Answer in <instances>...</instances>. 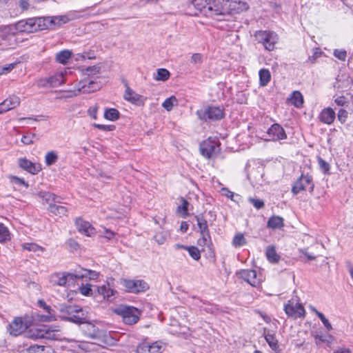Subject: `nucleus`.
Returning <instances> with one entry per match:
<instances>
[{
	"label": "nucleus",
	"instance_id": "f257e3e1",
	"mask_svg": "<svg viewBox=\"0 0 353 353\" xmlns=\"http://www.w3.org/2000/svg\"><path fill=\"white\" fill-rule=\"evenodd\" d=\"M248 8L247 3L238 0H209L208 14L213 16L239 13L247 10Z\"/></svg>",
	"mask_w": 353,
	"mask_h": 353
},
{
	"label": "nucleus",
	"instance_id": "f03ea898",
	"mask_svg": "<svg viewBox=\"0 0 353 353\" xmlns=\"http://www.w3.org/2000/svg\"><path fill=\"white\" fill-rule=\"evenodd\" d=\"M59 317L76 324H86L88 330L94 332L95 326L88 321V312L79 305H61L59 308Z\"/></svg>",
	"mask_w": 353,
	"mask_h": 353
},
{
	"label": "nucleus",
	"instance_id": "7ed1b4c3",
	"mask_svg": "<svg viewBox=\"0 0 353 353\" xmlns=\"http://www.w3.org/2000/svg\"><path fill=\"white\" fill-rule=\"evenodd\" d=\"M113 312L120 316L126 325L136 324L140 319L141 311L133 306L119 305L113 310Z\"/></svg>",
	"mask_w": 353,
	"mask_h": 353
},
{
	"label": "nucleus",
	"instance_id": "20e7f679",
	"mask_svg": "<svg viewBox=\"0 0 353 353\" xmlns=\"http://www.w3.org/2000/svg\"><path fill=\"white\" fill-rule=\"evenodd\" d=\"M220 145L216 137H209L200 143V153L205 159H215L221 151Z\"/></svg>",
	"mask_w": 353,
	"mask_h": 353
},
{
	"label": "nucleus",
	"instance_id": "39448f33",
	"mask_svg": "<svg viewBox=\"0 0 353 353\" xmlns=\"http://www.w3.org/2000/svg\"><path fill=\"white\" fill-rule=\"evenodd\" d=\"M198 118L203 121H219L224 117L223 110L219 107L208 105L198 110L196 112Z\"/></svg>",
	"mask_w": 353,
	"mask_h": 353
},
{
	"label": "nucleus",
	"instance_id": "423d86ee",
	"mask_svg": "<svg viewBox=\"0 0 353 353\" xmlns=\"http://www.w3.org/2000/svg\"><path fill=\"white\" fill-rule=\"evenodd\" d=\"M28 337L34 339L59 340L60 338L59 330L45 325L41 328L30 330Z\"/></svg>",
	"mask_w": 353,
	"mask_h": 353
},
{
	"label": "nucleus",
	"instance_id": "0eeeda50",
	"mask_svg": "<svg viewBox=\"0 0 353 353\" xmlns=\"http://www.w3.org/2000/svg\"><path fill=\"white\" fill-rule=\"evenodd\" d=\"M254 37L259 43H261L269 51L273 50L277 41V34L272 31H256Z\"/></svg>",
	"mask_w": 353,
	"mask_h": 353
},
{
	"label": "nucleus",
	"instance_id": "6e6552de",
	"mask_svg": "<svg viewBox=\"0 0 353 353\" xmlns=\"http://www.w3.org/2000/svg\"><path fill=\"white\" fill-rule=\"evenodd\" d=\"M314 188L312 176L309 174H302L296 180L292 188L294 194H299L301 191L307 190L312 193Z\"/></svg>",
	"mask_w": 353,
	"mask_h": 353
},
{
	"label": "nucleus",
	"instance_id": "1a4fd4ad",
	"mask_svg": "<svg viewBox=\"0 0 353 353\" xmlns=\"http://www.w3.org/2000/svg\"><path fill=\"white\" fill-rule=\"evenodd\" d=\"M121 283L130 293L139 294L149 289V285L142 279H122Z\"/></svg>",
	"mask_w": 353,
	"mask_h": 353
},
{
	"label": "nucleus",
	"instance_id": "9d476101",
	"mask_svg": "<svg viewBox=\"0 0 353 353\" xmlns=\"http://www.w3.org/2000/svg\"><path fill=\"white\" fill-rule=\"evenodd\" d=\"M64 82V77L62 73H57L49 77L41 78L37 80V85L39 88H55L61 85Z\"/></svg>",
	"mask_w": 353,
	"mask_h": 353
},
{
	"label": "nucleus",
	"instance_id": "9b49d317",
	"mask_svg": "<svg viewBox=\"0 0 353 353\" xmlns=\"http://www.w3.org/2000/svg\"><path fill=\"white\" fill-rule=\"evenodd\" d=\"M123 83L125 87V90L123 94L124 99L133 105L137 106H143L146 98L141 94L136 93L132 89H131L126 81H124Z\"/></svg>",
	"mask_w": 353,
	"mask_h": 353
},
{
	"label": "nucleus",
	"instance_id": "f8f14e48",
	"mask_svg": "<svg viewBox=\"0 0 353 353\" xmlns=\"http://www.w3.org/2000/svg\"><path fill=\"white\" fill-rule=\"evenodd\" d=\"M284 310L288 316L294 319L303 317L305 313L304 307L301 303H294L292 300L285 305Z\"/></svg>",
	"mask_w": 353,
	"mask_h": 353
},
{
	"label": "nucleus",
	"instance_id": "ddd939ff",
	"mask_svg": "<svg viewBox=\"0 0 353 353\" xmlns=\"http://www.w3.org/2000/svg\"><path fill=\"white\" fill-rule=\"evenodd\" d=\"M237 275L254 287L259 285L261 282V276L258 275L254 270H241L237 272Z\"/></svg>",
	"mask_w": 353,
	"mask_h": 353
},
{
	"label": "nucleus",
	"instance_id": "4468645a",
	"mask_svg": "<svg viewBox=\"0 0 353 353\" xmlns=\"http://www.w3.org/2000/svg\"><path fill=\"white\" fill-rule=\"evenodd\" d=\"M28 328V325L21 317L15 318L8 327V332L13 336L21 334Z\"/></svg>",
	"mask_w": 353,
	"mask_h": 353
},
{
	"label": "nucleus",
	"instance_id": "2eb2a0df",
	"mask_svg": "<svg viewBox=\"0 0 353 353\" xmlns=\"http://www.w3.org/2000/svg\"><path fill=\"white\" fill-rule=\"evenodd\" d=\"M18 165L20 168L32 174H37L41 170L40 164L32 163L25 157L18 159Z\"/></svg>",
	"mask_w": 353,
	"mask_h": 353
},
{
	"label": "nucleus",
	"instance_id": "dca6fc26",
	"mask_svg": "<svg viewBox=\"0 0 353 353\" xmlns=\"http://www.w3.org/2000/svg\"><path fill=\"white\" fill-rule=\"evenodd\" d=\"M268 134L270 139L273 141L283 140L287 138L284 129L278 123H274L271 125L268 130Z\"/></svg>",
	"mask_w": 353,
	"mask_h": 353
},
{
	"label": "nucleus",
	"instance_id": "f3484780",
	"mask_svg": "<svg viewBox=\"0 0 353 353\" xmlns=\"http://www.w3.org/2000/svg\"><path fill=\"white\" fill-rule=\"evenodd\" d=\"M20 103V99L17 96H10L0 103V114L17 107Z\"/></svg>",
	"mask_w": 353,
	"mask_h": 353
},
{
	"label": "nucleus",
	"instance_id": "a211bd4d",
	"mask_svg": "<svg viewBox=\"0 0 353 353\" xmlns=\"http://www.w3.org/2000/svg\"><path fill=\"white\" fill-rule=\"evenodd\" d=\"M36 25L32 18L21 20L15 24L16 30L19 32H36Z\"/></svg>",
	"mask_w": 353,
	"mask_h": 353
},
{
	"label": "nucleus",
	"instance_id": "6ab92c4d",
	"mask_svg": "<svg viewBox=\"0 0 353 353\" xmlns=\"http://www.w3.org/2000/svg\"><path fill=\"white\" fill-rule=\"evenodd\" d=\"M99 84L93 81L83 80L78 83L77 89L82 93H90L99 89Z\"/></svg>",
	"mask_w": 353,
	"mask_h": 353
},
{
	"label": "nucleus",
	"instance_id": "aec40b11",
	"mask_svg": "<svg viewBox=\"0 0 353 353\" xmlns=\"http://www.w3.org/2000/svg\"><path fill=\"white\" fill-rule=\"evenodd\" d=\"M76 279L74 274L71 273H57L51 276V283L54 285L64 286L67 283L68 279L73 280Z\"/></svg>",
	"mask_w": 353,
	"mask_h": 353
},
{
	"label": "nucleus",
	"instance_id": "412c9836",
	"mask_svg": "<svg viewBox=\"0 0 353 353\" xmlns=\"http://www.w3.org/2000/svg\"><path fill=\"white\" fill-rule=\"evenodd\" d=\"M78 230L88 236H91L95 233V229L88 221L81 219H77L75 221Z\"/></svg>",
	"mask_w": 353,
	"mask_h": 353
},
{
	"label": "nucleus",
	"instance_id": "4be33fe9",
	"mask_svg": "<svg viewBox=\"0 0 353 353\" xmlns=\"http://www.w3.org/2000/svg\"><path fill=\"white\" fill-rule=\"evenodd\" d=\"M335 117L336 113L331 108H324L319 115L320 121L327 125L332 124L334 122Z\"/></svg>",
	"mask_w": 353,
	"mask_h": 353
},
{
	"label": "nucleus",
	"instance_id": "5701e85b",
	"mask_svg": "<svg viewBox=\"0 0 353 353\" xmlns=\"http://www.w3.org/2000/svg\"><path fill=\"white\" fill-rule=\"evenodd\" d=\"M194 218L196 221L201 234H205V236H208V234H210V231L205 219L203 215H196Z\"/></svg>",
	"mask_w": 353,
	"mask_h": 353
},
{
	"label": "nucleus",
	"instance_id": "b1692460",
	"mask_svg": "<svg viewBox=\"0 0 353 353\" xmlns=\"http://www.w3.org/2000/svg\"><path fill=\"white\" fill-rule=\"evenodd\" d=\"M97 273L87 269H81L79 271H76L74 276L76 279L89 278V279H95L97 278Z\"/></svg>",
	"mask_w": 353,
	"mask_h": 353
},
{
	"label": "nucleus",
	"instance_id": "393cba45",
	"mask_svg": "<svg viewBox=\"0 0 353 353\" xmlns=\"http://www.w3.org/2000/svg\"><path fill=\"white\" fill-rule=\"evenodd\" d=\"M283 225V219L279 216H272L267 223V226L272 229L281 228Z\"/></svg>",
	"mask_w": 353,
	"mask_h": 353
},
{
	"label": "nucleus",
	"instance_id": "a878e982",
	"mask_svg": "<svg viewBox=\"0 0 353 353\" xmlns=\"http://www.w3.org/2000/svg\"><path fill=\"white\" fill-rule=\"evenodd\" d=\"M291 103L296 108H301L303 104V97L299 91H294L289 99Z\"/></svg>",
	"mask_w": 353,
	"mask_h": 353
},
{
	"label": "nucleus",
	"instance_id": "bb28decb",
	"mask_svg": "<svg viewBox=\"0 0 353 353\" xmlns=\"http://www.w3.org/2000/svg\"><path fill=\"white\" fill-rule=\"evenodd\" d=\"M37 27L36 32L50 28V18H32Z\"/></svg>",
	"mask_w": 353,
	"mask_h": 353
},
{
	"label": "nucleus",
	"instance_id": "cd10ccee",
	"mask_svg": "<svg viewBox=\"0 0 353 353\" xmlns=\"http://www.w3.org/2000/svg\"><path fill=\"white\" fill-rule=\"evenodd\" d=\"M48 209L50 212L59 216L66 215L68 212V209L65 206L58 205L55 203H50Z\"/></svg>",
	"mask_w": 353,
	"mask_h": 353
},
{
	"label": "nucleus",
	"instance_id": "c85d7f7f",
	"mask_svg": "<svg viewBox=\"0 0 353 353\" xmlns=\"http://www.w3.org/2000/svg\"><path fill=\"white\" fill-rule=\"evenodd\" d=\"M259 83L261 86H265L270 82L271 79V75L269 70L268 69H261L259 72Z\"/></svg>",
	"mask_w": 353,
	"mask_h": 353
},
{
	"label": "nucleus",
	"instance_id": "c756f323",
	"mask_svg": "<svg viewBox=\"0 0 353 353\" xmlns=\"http://www.w3.org/2000/svg\"><path fill=\"white\" fill-rule=\"evenodd\" d=\"M39 196L44 199L46 202L50 203V201L54 203H60L61 197L56 194L48 192H41L39 193Z\"/></svg>",
	"mask_w": 353,
	"mask_h": 353
},
{
	"label": "nucleus",
	"instance_id": "7c9ffc66",
	"mask_svg": "<svg viewBox=\"0 0 353 353\" xmlns=\"http://www.w3.org/2000/svg\"><path fill=\"white\" fill-rule=\"evenodd\" d=\"M265 254L268 260L271 263H276L280 259V256L277 254L274 246H268Z\"/></svg>",
	"mask_w": 353,
	"mask_h": 353
},
{
	"label": "nucleus",
	"instance_id": "2f4dec72",
	"mask_svg": "<svg viewBox=\"0 0 353 353\" xmlns=\"http://www.w3.org/2000/svg\"><path fill=\"white\" fill-rule=\"evenodd\" d=\"M192 4L194 8L200 11H203L208 14L209 0H193Z\"/></svg>",
	"mask_w": 353,
	"mask_h": 353
},
{
	"label": "nucleus",
	"instance_id": "473e14b6",
	"mask_svg": "<svg viewBox=\"0 0 353 353\" xmlns=\"http://www.w3.org/2000/svg\"><path fill=\"white\" fill-rule=\"evenodd\" d=\"M72 53L70 51L65 50L59 52L56 55V60L57 62L65 64L70 59Z\"/></svg>",
	"mask_w": 353,
	"mask_h": 353
},
{
	"label": "nucleus",
	"instance_id": "72a5a7b5",
	"mask_svg": "<svg viewBox=\"0 0 353 353\" xmlns=\"http://www.w3.org/2000/svg\"><path fill=\"white\" fill-rule=\"evenodd\" d=\"M22 246V248L23 250H28V251H30V252H43L45 251V248L36 244V243H23L21 245Z\"/></svg>",
	"mask_w": 353,
	"mask_h": 353
},
{
	"label": "nucleus",
	"instance_id": "f704fd0d",
	"mask_svg": "<svg viewBox=\"0 0 353 353\" xmlns=\"http://www.w3.org/2000/svg\"><path fill=\"white\" fill-rule=\"evenodd\" d=\"M265 339L272 350L276 351L279 349L278 340L274 334L268 333L265 335Z\"/></svg>",
	"mask_w": 353,
	"mask_h": 353
},
{
	"label": "nucleus",
	"instance_id": "c9c22d12",
	"mask_svg": "<svg viewBox=\"0 0 353 353\" xmlns=\"http://www.w3.org/2000/svg\"><path fill=\"white\" fill-rule=\"evenodd\" d=\"M170 76V72L165 68H159L157 71V74L154 77V79L157 81H165Z\"/></svg>",
	"mask_w": 353,
	"mask_h": 353
},
{
	"label": "nucleus",
	"instance_id": "e433bc0d",
	"mask_svg": "<svg viewBox=\"0 0 353 353\" xmlns=\"http://www.w3.org/2000/svg\"><path fill=\"white\" fill-rule=\"evenodd\" d=\"M58 160L57 153L54 151H50L46 154L45 163L48 166L54 164Z\"/></svg>",
	"mask_w": 353,
	"mask_h": 353
},
{
	"label": "nucleus",
	"instance_id": "4c0bfd02",
	"mask_svg": "<svg viewBox=\"0 0 353 353\" xmlns=\"http://www.w3.org/2000/svg\"><path fill=\"white\" fill-rule=\"evenodd\" d=\"M68 21V18L65 16H56L50 19V28L55 26H61Z\"/></svg>",
	"mask_w": 353,
	"mask_h": 353
},
{
	"label": "nucleus",
	"instance_id": "58836bf2",
	"mask_svg": "<svg viewBox=\"0 0 353 353\" xmlns=\"http://www.w3.org/2000/svg\"><path fill=\"white\" fill-rule=\"evenodd\" d=\"M174 103H177V99L174 96H171L170 97L166 99L163 103H162V106L168 111H170Z\"/></svg>",
	"mask_w": 353,
	"mask_h": 353
},
{
	"label": "nucleus",
	"instance_id": "ea45409f",
	"mask_svg": "<svg viewBox=\"0 0 353 353\" xmlns=\"http://www.w3.org/2000/svg\"><path fill=\"white\" fill-rule=\"evenodd\" d=\"M10 239V232L3 223H0V243Z\"/></svg>",
	"mask_w": 353,
	"mask_h": 353
},
{
	"label": "nucleus",
	"instance_id": "a19ab883",
	"mask_svg": "<svg viewBox=\"0 0 353 353\" xmlns=\"http://www.w3.org/2000/svg\"><path fill=\"white\" fill-rule=\"evenodd\" d=\"M181 205L178 207L177 211L180 212L181 210H182L183 211L182 216L183 218H185L189 214V213H188L189 202L183 197L181 198Z\"/></svg>",
	"mask_w": 353,
	"mask_h": 353
},
{
	"label": "nucleus",
	"instance_id": "79ce46f5",
	"mask_svg": "<svg viewBox=\"0 0 353 353\" xmlns=\"http://www.w3.org/2000/svg\"><path fill=\"white\" fill-rule=\"evenodd\" d=\"M246 243V240L243 234H237L234 236L232 244L234 247H241Z\"/></svg>",
	"mask_w": 353,
	"mask_h": 353
},
{
	"label": "nucleus",
	"instance_id": "37998d69",
	"mask_svg": "<svg viewBox=\"0 0 353 353\" xmlns=\"http://www.w3.org/2000/svg\"><path fill=\"white\" fill-rule=\"evenodd\" d=\"M97 291H98L99 294L101 295L103 299L108 300V298L110 296L109 283H108V285H103L101 286H99L97 288Z\"/></svg>",
	"mask_w": 353,
	"mask_h": 353
},
{
	"label": "nucleus",
	"instance_id": "c03bdc74",
	"mask_svg": "<svg viewBox=\"0 0 353 353\" xmlns=\"http://www.w3.org/2000/svg\"><path fill=\"white\" fill-rule=\"evenodd\" d=\"M44 345H32L26 348L28 353H46Z\"/></svg>",
	"mask_w": 353,
	"mask_h": 353
},
{
	"label": "nucleus",
	"instance_id": "a18cd8bd",
	"mask_svg": "<svg viewBox=\"0 0 353 353\" xmlns=\"http://www.w3.org/2000/svg\"><path fill=\"white\" fill-rule=\"evenodd\" d=\"M137 353H150L149 349V343L146 340H143L139 343L136 350Z\"/></svg>",
	"mask_w": 353,
	"mask_h": 353
},
{
	"label": "nucleus",
	"instance_id": "49530a36",
	"mask_svg": "<svg viewBox=\"0 0 353 353\" xmlns=\"http://www.w3.org/2000/svg\"><path fill=\"white\" fill-rule=\"evenodd\" d=\"M318 163H319V165L320 167L321 170L324 174H329L330 173V164L327 162H326L321 157H318Z\"/></svg>",
	"mask_w": 353,
	"mask_h": 353
},
{
	"label": "nucleus",
	"instance_id": "de8ad7c7",
	"mask_svg": "<svg viewBox=\"0 0 353 353\" xmlns=\"http://www.w3.org/2000/svg\"><path fill=\"white\" fill-rule=\"evenodd\" d=\"M187 250L189 252L190 256L194 260L198 261L201 258L200 251L196 247L190 246L188 247Z\"/></svg>",
	"mask_w": 353,
	"mask_h": 353
},
{
	"label": "nucleus",
	"instance_id": "09e8293b",
	"mask_svg": "<svg viewBox=\"0 0 353 353\" xmlns=\"http://www.w3.org/2000/svg\"><path fill=\"white\" fill-rule=\"evenodd\" d=\"M149 349L150 353H161L162 345L161 342L156 341L152 343H149Z\"/></svg>",
	"mask_w": 353,
	"mask_h": 353
},
{
	"label": "nucleus",
	"instance_id": "8fccbe9b",
	"mask_svg": "<svg viewBox=\"0 0 353 353\" xmlns=\"http://www.w3.org/2000/svg\"><path fill=\"white\" fill-rule=\"evenodd\" d=\"M316 316L321 319L323 325L328 331L332 330V326L331 323L329 322L328 319L325 318V315L323 313L320 312H316Z\"/></svg>",
	"mask_w": 353,
	"mask_h": 353
},
{
	"label": "nucleus",
	"instance_id": "3c124183",
	"mask_svg": "<svg viewBox=\"0 0 353 353\" xmlns=\"http://www.w3.org/2000/svg\"><path fill=\"white\" fill-rule=\"evenodd\" d=\"M248 201L257 210H260V209L263 208L264 207V205H265L263 200L259 199H256V198L250 197L248 199Z\"/></svg>",
	"mask_w": 353,
	"mask_h": 353
},
{
	"label": "nucleus",
	"instance_id": "603ef678",
	"mask_svg": "<svg viewBox=\"0 0 353 353\" xmlns=\"http://www.w3.org/2000/svg\"><path fill=\"white\" fill-rule=\"evenodd\" d=\"M10 181L12 183H14L18 185H23L26 188H28V183L24 181L23 179L19 178L16 176H10Z\"/></svg>",
	"mask_w": 353,
	"mask_h": 353
},
{
	"label": "nucleus",
	"instance_id": "864d4df0",
	"mask_svg": "<svg viewBox=\"0 0 353 353\" xmlns=\"http://www.w3.org/2000/svg\"><path fill=\"white\" fill-rule=\"evenodd\" d=\"M167 237L168 234L166 233L159 232L154 235V239L159 245H162L166 241Z\"/></svg>",
	"mask_w": 353,
	"mask_h": 353
},
{
	"label": "nucleus",
	"instance_id": "5fc2aeb1",
	"mask_svg": "<svg viewBox=\"0 0 353 353\" xmlns=\"http://www.w3.org/2000/svg\"><path fill=\"white\" fill-rule=\"evenodd\" d=\"M210 241L211 238L210 234H208V236H205V234H201V237L199 239H198L197 244L199 246L203 247L205 245H208Z\"/></svg>",
	"mask_w": 353,
	"mask_h": 353
},
{
	"label": "nucleus",
	"instance_id": "6e6d98bb",
	"mask_svg": "<svg viewBox=\"0 0 353 353\" xmlns=\"http://www.w3.org/2000/svg\"><path fill=\"white\" fill-rule=\"evenodd\" d=\"M347 116L348 112L347 110L344 109H340L337 114V119L341 123H344L347 119Z\"/></svg>",
	"mask_w": 353,
	"mask_h": 353
},
{
	"label": "nucleus",
	"instance_id": "4d7b16f0",
	"mask_svg": "<svg viewBox=\"0 0 353 353\" xmlns=\"http://www.w3.org/2000/svg\"><path fill=\"white\" fill-rule=\"evenodd\" d=\"M79 290L84 296H89L92 294V289L90 285L86 284L85 285H82L79 288Z\"/></svg>",
	"mask_w": 353,
	"mask_h": 353
},
{
	"label": "nucleus",
	"instance_id": "13d9d810",
	"mask_svg": "<svg viewBox=\"0 0 353 353\" xmlns=\"http://www.w3.org/2000/svg\"><path fill=\"white\" fill-rule=\"evenodd\" d=\"M334 55L341 61H345L347 57V52L344 50H334Z\"/></svg>",
	"mask_w": 353,
	"mask_h": 353
},
{
	"label": "nucleus",
	"instance_id": "bf43d9fd",
	"mask_svg": "<svg viewBox=\"0 0 353 353\" xmlns=\"http://www.w3.org/2000/svg\"><path fill=\"white\" fill-rule=\"evenodd\" d=\"M191 62L193 64H201L203 62V56L200 53H194L191 57Z\"/></svg>",
	"mask_w": 353,
	"mask_h": 353
},
{
	"label": "nucleus",
	"instance_id": "052dcab7",
	"mask_svg": "<svg viewBox=\"0 0 353 353\" xmlns=\"http://www.w3.org/2000/svg\"><path fill=\"white\" fill-rule=\"evenodd\" d=\"M35 137L34 134L23 135L21 138V142L25 145H30L33 143V138Z\"/></svg>",
	"mask_w": 353,
	"mask_h": 353
},
{
	"label": "nucleus",
	"instance_id": "680f3d73",
	"mask_svg": "<svg viewBox=\"0 0 353 353\" xmlns=\"http://www.w3.org/2000/svg\"><path fill=\"white\" fill-rule=\"evenodd\" d=\"M334 102L339 106L347 105L348 103L347 99L344 96L338 97L335 99Z\"/></svg>",
	"mask_w": 353,
	"mask_h": 353
},
{
	"label": "nucleus",
	"instance_id": "e2e57ef3",
	"mask_svg": "<svg viewBox=\"0 0 353 353\" xmlns=\"http://www.w3.org/2000/svg\"><path fill=\"white\" fill-rule=\"evenodd\" d=\"M97 110H98L97 105L92 106L88 110V114L91 118H92L94 119H97Z\"/></svg>",
	"mask_w": 353,
	"mask_h": 353
},
{
	"label": "nucleus",
	"instance_id": "0e129e2a",
	"mask_svg": "<svg viewBox=\"0 0 353 353\" xmlns=\"http://www.w3.org/2000/svg\"><path fill=\"white\" fill-rule=\"evenodd\" d=\"M353 85V79L349 77H346V79L343 81V85L339 84L338 88H347Z\"/></svg>",
	"mask_w": 353,
	"mask_h": 353
},
{
	"label": "nucleus",
	"instance_id": "69168bd1",
	"mask_svg": "<svg viewBox=\"0 0 353 353\" xmlns=\"http://www.w3.org/2000/svg\"><path fill=\"white\" fill-rule=\"evenodd\" d=\"M322 54V52L319 50V49H316V51L314 52L313 55L310 57V60L312 63H314L316 59L319 57H320Z\"/></svg>",
	"mask_w": 353,
	"mask_h": 353
},
{
	"label": "nucleus",
	"instance_id": "338daca9",
	"mask_svg": "<svg viewBox=\"0 0 353 353\" xmlns=\"http://www.w3.org/2000/svg\"><path fill=\"white\" fill-rule=\"evenodd\" d=\"M38 304L40 307H43L46 312H48L49 314H50L51 308L50 306L47 305L45 301L43 300H39L38 301Z\"/></svg>",
	"mask_w": 353,
	"mask_h": 353
},
{
	"label": "nucleus",
	"instance_id": "774afa93",
	"mask_svg": "<svg viewBox=\"0 0 353 353\" xmlns=\"http://www.w3.org/2000/svg\"><path fill=\"white\" fill-rule=\"evenodd\" d=\"M119 112L117 110L112 108V121L117 120L119 118Z\"/></svg>",
	"mask_w": 353,
	"mask_h": 353
}]
</instances>
